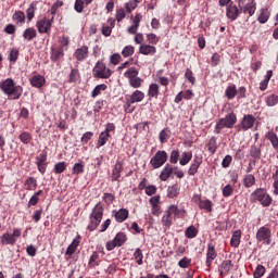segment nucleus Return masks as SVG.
Listing matches in <instances>:
<instances>
[{
    "mask_svg": "<svg viewBox=\"0 0 278 278\" xmlns=\"http://www.w3.org/2000/svg\"><path fill=\"white\" fill-rule=\"evenodd\" d=\"M243 186L245 188H253L255 186V176L253 174H248L243 178Z\"/></svg>",
    "mask_w": 278,
    "mask_h": 278,
    "instance_id": "28",
    "label": "nucleus"
},
{
    "mask_svg": "<svg viewBox=\"0 0 278 278\" xmlns=\"http://www.w3.org/2000/svg\"><path fill=\"white\" fill-rule=\"evenodd\" d=\"M169 138H170V131H168V129H163L159 135L161 144H164V142H168Z\"/></svg>",
    "mask_w": 278,
    "mask_h": 278,
    "instance_id": "38",
    "label": "nucleus"
},
{
    "mask_svg": "<svg viewBox=\"0 0 278 278\" xmlns=\"http://www.w3.org/2000/svg\"><path fill=\"white\" fill-rule=\"evenodd\" d=\"M131 88H140V86H142V78L140 77H135V78H130V80H128Z\"/></svg>",
    "mask_w": 278,
    "mask_h": 278,
    "instance_id": "52",
    "label": "nucleus"
},
{
    "mask_svg": "<svg viewBox=\"0 0 278 278\" xmlns=\"http://www.w3.org/2000/svg\"><path fill=\"white\" fill-rule=\"evenodd\" d=\"M125 8L127 12H131L132 10H136L138 8V1L136 0L129 1L125 4Z\"/></svg>",
    "mask_w": 278,
    "mask_h": 278,
    "instance_id": "60",
    "label": "nucleus"
},
{
    "mask_svg": "<svg viewBox=\"0 0 278 278\" xmlns=\"http://www.w3.org/2000/svg\"><path fill=\"white\" fill-rule=\"evenodd\" d=\"M52 25H53V20H49L47 17H43L36 23V27L39 34H48L49 31H51Z\"/></svg>",
    "mask_w": 278,
    "mask_h": 278,
    "instance_id": "7",
    "label": "nucleus"
},
{
    "mask_svg": "<svg viewBox=\"0 0 278 278\" xmlns=\"http://www.w3.org/2000/svg\"><path fill=\"white\" fill-rule=\"evenodd\" d=\"M167 213L172 216H181L184 214V211L179 210V207H177L176 205H170L167 210Z\"/></svg>",
    "mask_w": 278,
    "mask_h": 278,
    "instance_id": "42",
    "label": "nucleus"
},
{
    "mask_svg": "<svg viewBox=\"0 0 278 278\" xmlns=\"http://www.w3.org/2000/svg\"><path fill=\"white\" fill-rule=\"evenodd\" d=\"M140 21H142V15L137 13L132 20V25L128 27V34H137L138 28L140 27Z\"/></svg>",
    "mask_w": 278,
    "mask_h": 278,
    "instance_id": "18",
    "label": "nucleus"
},
{
    "mask_svg": "<svg viewBox=\"0 0 278 278\" xmlns=\"http://www.w3.org/2000/svg\"><path fill=\"white\" fill-rule=\"evenodd\" d=\"M256 240L269 245L273 242V240H270V228H266L264 226L258 228L256 232Z\"/></svg>",
    "mask_w": 278,
    "mask_h": 278,
    "instance_id": "6",
    "label": "nucleus"
},
{
    "mask_svg": "<svg viewBox=\"0 0 278 278\" xmlns=\"http://www.w3.org/2000/svg\"><path fill=\"white\" fill-rule=\"evenodd\" d=\"M197 233H199V231L194 226H189L185 231V236H187L188 238H197Z\"/></svg>",
    "mask_w": 278,
    "mask_h": 278,
    "instance_id": "43",
    "label": "nucleus"
},
{
    "mask_svg": "<svg viewBox=\"0 0 278 278\" xmlns=\"http://www.w3.org/2000/svg\"><path fill=\"white\" fill-rule=\"evenodd\" d=\"M37 33L34 28H26L23 33L24 40L31 41L34 38H36Z\"/></svg>",
    "mask_w": 278,
    "mask_h": 278,
    "instance_id": "30",
    "label": "nucleus"
},
{
    "mask_svg": "<svg viewBox=\"0 0 278 278\" xmlns=\"http://www.w3.org/2000/svg\"><path fill=\"white\" fill-rule=\"evenodd\" d=\"M170 164H177L179 162V150H173L169 157Z\"/></svg>",
    "mask_w": 278,
    "mask_h": 278,
    "instance_id": "53",
    "label": "nucleus"
},
{
    "mask_svg": "<svg viewBox=\"0 0 278 278\" xmlns=\"http://www.w3.org/2000/svg\"><path fill=\"white\" fill-rule=\"evenodd\" d=\"M20 140L23 144H29L31 142V135L27 131H24L20 135Z\"/></svg>",
    "mask_w": 278,
    "mask_h": 278,
    "instance_id": "47",
    "label": "nucleus"
},
{
    "mask_svg": "<svg viewBox=\"0 0 278 278\" xmlns=\"http://www.w3.org/2000/svg\"><path fill=\"white\" fill-rule=\"evenodd\" d=\"M178 266L180 267V268H188V266H190V258H188V257H184V258H181L179 262H178Z\"/></svg>",
    "mask_w": 278,
    "mask_h": 278,
    "instance_id": "63",
    "label": "nucleus"
},
{
    "mask_svg": "<svg viewBox=\"0 0 278 278\" xmlns=\"http://www.w3.org/2000/svg\"><path fill=\"white\" fill-rule=\"evenodd\" d=\"M124 75L128 78V80L134 79L138 77V70H136V67H130L128 71L125 72Z\"/></svg>",
    "mask_w": 278,
    "mask_h": 278,
    "instance_id": "45",
    "label": "nucleus"
},
{
    "mask_svg": "<svg viewBox=\"0 0 278 278\" xmlns=\"http://www.w3.org/2000/svg\"><path fill=\"white\" fill-rule=\"evenodd\" d=\"M13 21L17 23V25H23L25 23V13L23 11H17L13 14Z\"/></svg>",
    "mask_w": 278,
    "mask_h": 278,
    "instance_id": "37",
    "label": "nucleus"
},
{
    "mask_svg": "<svg viewBox=\"0 0 278 278\" xmlns=\"http://www.w3.org/2000/svg\"><path fill=\"white\" fill-rule=\"evenodd\" d=\"M74 58H76L78 62H84V60L88 58V46H81L80 48L76 49Z\"/></svg>",
    "mask_w": 278,
    "mask_h": 278,
    "instance_id": "14",
    "label": "nucleus"
},
{
    "mask_svg": "<svg viewBox=\"0 0 278 278\" xmlns=\"http://www.w3.org/2000/svg\"><path fill=\"white\" fill-rule=\"evenodd\" d=\"M157 49L155 48V46L142 43L139 47V53H141V55H155Z\"/></svg>",
    "mask_w": 278,
    "mask_h": 278,
    "instance_id": "13",
    "label": "nucleus"
},
{
    "mask_svg": "<svg viewBox=\"0 0 278 278\" xmlns=\"http://www.w3.org/2000/svg\"><path fill=\"white\" fill-rule=\"evenodd\" d=\"M148 96L150 99H157L160 97V86L157 84H151L148 89Z\"/></svg>",
    "mask_w": 278,
    "mask_h": 278,
    "instance_id": "22",
    "label": "nucleus"
},
{
    "mask_svg": "<svg viewBox=\"0 0 278 278\" xmlns=\"http://www.w3.org/2000/svg\"><path fill=\"white\" fill-rule=\"evenodd\" d=\"M77 79H79V71L77 70H72L71 74H70V81L72 84H75V81H77Z\"/></svg>",
    "mask_w": 278,
    "mask_h": 278,
    "instance_id": "61",
    "label": "nucleus"
},
{
    "mask_svg": "<svg viewBox=\"0 0 278 278\" xmlns=\"http://www.w3.org/2000/svg\"><path fill=\"white\" fill-rule=\"evenodd\" d=\"M74 10L78 12V14H81V12H84V0H76L74 4Z\"/></svg>",
    "mask_w": 278,
    "mask_h": 278,
    "instance_id": "59",
    "label": "nucleus"
},
{
    "mask_svg": "<svg viewBox=\"0 0 278 278\" xmlns=\"http://www.w3.org/2000/svg\"><path fill=\"white\" fill-rule=\"evenodd\" d=\"M84 173V164L81 163H75L73 167V174L74 175H81Z\"/></svg>",
    "mask_w": 278,
    "mask_h": 278,
    "instance_id": "56",
    "label": "nucleus"
},
{
    "mask_svg": "<svg viewBox=\"0 0 278 278\" xmlns=\"http://www.w3.org/2000/svg\"><path fill=\"white\" fill-rule=\"evenodd\" d=\"M134 51H135V48L132 46H126L122 50V55L123 58H131V55L134 54Z\"/></svg>",
    "mask_w": 278,
    "mask_h": 278,
    "instance_id": "46",
    "label": "nucleus"
},
{
    "mask_svg": "<svg viewBox=\"0 0 278 278\" xmlns=\"http://www.w3.org/2000/svg\"><path fill=\"white\" fill-rule=\"evenodd\" d=\"M268 18H270V13L268 12V9H262L258 16V23L264 25V23H268Z\"/></svg>",
    "mask_w": 278,
    "mask_h": 278,
    "instance_id": "31",
    "label": "nucleus"
},
{
    "mask_svg": "<svg viewBox=\"0 0 278 278\" xmlns=\"http://www.w3.org/2000/svg\"><path fill=\"white\" fill-rule=\"evenodd\" d=\"M28 21H31L36 14V3H30L29 8L26 11Z\"/></svg>",
    "mask_w": 278,
    "mask_h": 278,
    "instance_id": "44",
    "label": "nucleus"
},
{
    "mask_svg": "<svg viewBox=\"0 0 278 278\" xmlns=\"http://www.w3.org/2000/svg\"><path fill=\"white\" fill-rule=\"evenodd\" d=\"M238 123V117L235 113H228L225 117H222L217 121L214 129V134H220L225 128L233 129V125Z\"/></svg>",
    "mask_w": 278,
    "mask_h": 278,
    "instance_id": "2",
    "label": "nucleus"
},
{
    "mask_svg": "<svg viewBox=\"0 0 278 278\" xmlns=\"http://www.w3.org/2000/svg\"><path fill=\"white\" fill-rule=\"evenodd\" d=\"M45 77L42 75H36L30 78V84L34 88H42L45 86Z\"/></svg>",
    "mask_w": 278,
    "mask_h": 278,
    "instance_id": "21",
    "label": "nucleus"
},
{
    "mask_svg": "<svg viewBox=\"0 0 278 278\" xmlns=\"http://www.w3.org/2000/svg\"><path fill=\"white\" fill-rule=\"evenodd\" d=\"M231 162H233V157H231V155H226L222 161L223 168H229Z\"/></svg>",
    "mask_w": 278,
    "mask_h": 278,
    "instance_id": "55",
    "label": "nucleus"
},
{
    "mask_svg": "<svg viewBox=\"0 0 278 278\" xmlns=\"http://www.w3.org/2000/svg\"><path fill=\"white\" fill-rule=\"evenodd\" d=\"M240 8L243 9L244 14L249 13V16H253L255 14V0H239Z\"/></svg>",
    "mask_w": 278,
    "mask_h": 278,
    "instance_id": "8",
    "label": "nucleus"
},
{
    "mask_svg": "<svg viewBox=\"0 0 278 278\" xmlns=\"http://www.w3.org/2000/svg\"><path fill=\"white\" fill-rule=\"evenodd\" d=\"M144 99V92L136 90L130 96V103H140Z\"/></svg>",
    "mask_w": 278,
    "mask_h": 278,
    "instance_id": "25",
    "label": "nucleus"
},
{
    "mask_svg": "<svg viewBox=\"0 0 278 278\" xmlns=\"http://www.w3.org/2000/svg\"><path fill=\"white\" fill-rule=\"evenodd\" d=\"M216 249L214 248V243H208L207 244V252H206V261H205V266L210 268L212 266V262L216 260L217 257Z\"/></svg>",
    "mask_w": 278,
    "mask_h": 278,
    "instance_id": "9",
    "label": "nucleus"
},
{
    "mask_svg": "<svg viewBox=\"0 0 278 278\" xmlns=\"http://www.w3.org/2000/svg\"><path fill=\"white\" fill-rule=\"evenodd\" d=\"M194 202L199 204L200 210H205L206 212H212V201L201 200V197L197 195Z\"/></svg>",
    "mask_w": 278,
    "mask_h": 278,
    "instance_id": "15",
    "label": "nucleus"
},
{
    "mask_svg": "<svg viewBox=\"0 0 278 278\" xmlns=\"http://www.w3.org/2000/svg\"><path fill=\"white\" fill-rule=\"evenodd\" d=\"M64 170H66V163L59 162L54 165V173H56V175L64 173Z\"/></svg>",
    "mask_w": 278,
    "mask_h": 278,
    "instance_id": "48",
    "label": "nucleus"
},
{
    "mask_svg": "<svg viewBox=\"0 0 278 278\" xmlns=\"http://www.w3.org/2000/svg\"><path fill=\"white\" fill-rule=\"evenodd\" d=\"M0 89L4 94H8L9 99L12 100L21 99V96L23 94V87L14 85V80L12 78H7L1 81Z\"/></svg>",
    "mask_w": 278,
    "mask_h": 278,
    "instance_id": "1",
    "label": "nucleus"
},
{
    "mask_svg": "<svg viewBox=\"0 0 278 278\" xmlns=\"http://www.w3.org/2000/svg\"><path fill=\"white\" fill-rule=\"evenodd\" d=\"M18 60V49L12 48L9 53V62H16Z\"/></svg>",
    "mask_w": 278,
    "mask_h": 278,
    "instance_id": "49",
    "label": "nucleus"
},
{
    "mask_svg": "<svg viewBox=\"0 0 278 278\" xmlns=\"http://www.w3.org/2000/svg\"><path fill=\"white\" fill-rule=\"evenodd\" d=\"M110 62H111V64H114V66H116V64H118L121 62V54L114 53L113 55H111Z\"/></svg>",
    "mask_w": 278,
    "mask_h": 278,
    "instance_id": "64",
    "label": "nucleus"
},
{
    "mask_svg": "<svg viewBox=\"0 0 278 278\" xmlns=\"http://www.w3.org/2000/svg\"><path fill=\"white\" fill-rule=\"evenodd\" d=\"M238 14H239L238 7L236 5L228 7L226 12L227 18H229L230 21H236V18H238Z\"/></svg>",
    "mask_w": 278,
    "mask_h": 278,
    "instance_id": "23",
    "label": "nucleus"
},
{
    "mask_svg": "<svg viewBox=\"0 0 278 278\" xmlns=\"http://www.w3.org/2000/svg\"><path fill=\"white\" fill-rule=\"evenodd\" d=\"M201 164H203V159H201L199 156H194V159L188 169V175H190L191 177H194V175H197V173H199V167L201 166Z\"/></svg>",
    "mask_w": 278,
    "mask_h": 278,
    "instance_id": "12",
    "label": "nucleus"
},
{
    "mask_svg": "<svg viewBox=\"0 0 278 278\" xmlns=\"http://www.w3.org/2000/svg\"><path fill=\"white\" fill-rule=\"evenodd\" d=\"M36 164L38 166L39 173L45 175V173H47V152H42L36 157Z\"/></svg>",
    "mask_w": 278,
    "mask_h": 278,
    "instance_id": "10",
    "label": "nucleus"
},
{
    "mask_svg": "<svg viewBox=\"0 0 278 278\" xmlns=\"http://www.w3.org/2000/svg\"><path fill=\"white\" fill-rule=\"evenodd\" d=\"M108 140H110V134L102 131L98 138L97 149H101V147L105 146Z\"/></svg>",
    "mask_w": 278,
    "mask_h": 278,
    "instance_id": "27",
    "label": "nucleus"
},
{
    "mask_svg": "<svg viewBox=\"0 0 278 278\" xmlns=\"http://www.w3.org/2000/svg\"><path fill=\"white\" fill-rule=\"evenodd\" d=\"M233 268V264L231 263L230 260L224 261L220 266H219V273L222 277H227L229 275V270Z\"/></svg>",
    "mask_w": 278,
    "mask_h": 278,
    "instance_id": "16",
    "label": "nucleus"
},
{
    "mask_svg": "<svg viewBox=\"0 0 278 278\" xmlns=\"http://www.w3.org/2000/svg\"><path fill=\"white\" fill-rule=\"evenodd\" d=\"M101 220H103V206L97 204L90 214V223L88 225L89 231H94L101 224Z\"/></svg>",
    "mask_w": 278,
    "mask_h": 278,
    "instance_id": "3",
    "label": "nucleus"
},
{
    "mask_svg": "<svg viewBox=\"0 0 278 278\" xmlns=\"http://www.w3.org/2000/svg\"><path fill=\"white\" fill-rule=\"evenodd\" d=\"M265 102H266V105H268V108H273V106L277 105V103H278V97H277V94H270V96H268V97L266 98Z\"/></svg>",
    "mask_w": 278,
    "mask_h": 278,
    "instance_id": "39",
    "label": "nucleus"
},
{
    "mask_svg": "<svg viewBox=\"0 0 278 278\" xmlns=\"http://www.w3.org/2000/svg\"><path fill=\"white\" fill-rule=\"evenodd\" d=\"M185 77L186 79H188V81L190 84H194L197 81V79L194 78V76L192 75V72L190 71V68H187L185 72Z\"/></svg>",
    "mask_w": 278,
    "mask_h": 278,
    "instance_id": "62",
    "label": "nucleus"
},
{
    "mask_svg": "<svg viewBox=\"0 0 278 278\" xmlns=\"http://www.w3.org/2000/svg\"><path fill=\"white\" fill-rule=\"evenodd\" d=\"M191 160H192V152L190 151L182 152L181 157L179 160V164L180 166H186L187 164L190 163Z\"/></svg>",
    "mask_w": 278,
    "mask_h": 278,
    "instance_id": "29",
    "label": "nucleus"
},
{
    "mask_svg": "<svg viewBox=\"0 0 278 278\" xmlns=\"http://www.w3.org/2000/svg\"><path fill=\"white\" fill-rule=\"evenodd\" d=\"M168 161V154L164 150H159L154 156L150 160V164L153 168H162L165 162Z\"/></svg>",
    "mask_w": 278,
    "mask_h": 278,
    "instance_id": "4",
    "label": "nucleus"
},
{
    "mask_svg": "<svg viewBox=\"0 0 278 278\" xmlns=\"http://www.w3.org/2000/svg\"><path fill=\"white\" fill-rule=\"evenodd\" d=\"M108 90V85L105 84H101V85H97L94 87V89L92 90L91 97L94 99L96 97H99V94H101V92Z\"/></svg>",
    "mask_w": 278,
    "mask_h": 278,
    "instance_id": "34",
    "label": "nucleus"
},
{
    "mask_svg": "<svg viewBox=\"0 0 278 278\" xmlns=\"http://www.w3.org/2000/svg\"><path fill=\"white\" fill-rule=\"evenodd\" d=\"M253 125H255V117L251 114L244 115L241 121V129H243V131H249Z\"/></svg>",
    "mask_w": 278,
    "mask_h": 278,
    "instance_id": "11",
    "label": "nucleus"
},
{
    "mask_svg": "<svg viewBox=\"0 0 278 278\" xmlns=\"http://www.w3.org/2000/svg\"><path fill=\"white\" fill-rule=\"evenodd\" d=\"M172 173H175V168L167 163L160 174L161 181H167Z\"/></svg>",
    "mask_w": 278,
    "mask_h": 278,
    "instance_id": "17",
    "label": "nucleus"
},
{
    "mask_svg": "<svg viewBox=\"0 0 278 278\" xmlns=\"http://www.w3.org/2000/svg\"><path fill=\"white\" fill-rule=\"evenodd\" d=\"M266 138H267V140L270 141V143L274 147V149H278V137H277V134H275L273 131H268L266 134Z\"/></svg>",
    "mask_w": 278,
    "mask_h": 278,
    "instance_id": "32",
    "label": "nucleus"
},
{
    "mask_svg": "<svg viewBox=\"0 0 278 278\" xmlns=\"http://www.w3.org/2000/svg\"><path fill=\"white\" fill-rule=\"evenodd\" d=\"M173 215H169V213L167 212L163 217H162V224L165 227H170V225H173Z\"/></svg>",
    "mask_w": 278,
    "mask_h": 278,
    "instance_id": "51",
    "label": "nucleus"
},
{
    "mask_svg": "<svg viewBox=\"0 0 278 278\" xmlns=\"http://www.w3.org/2000/svg\"><path fill=\"white\" fill-rule=\"evenodd\" d=\"M93 77L109 79V77H112V70L108 68L103 63L98 62L93 67Z\"/></svg>",
    "mask_w": 278,
    "mask_h": 278,
    "instance_id": "5",
    "label": "nucleus"
},
{
    "mask_svg": "<svg viewBox=\"0 0 278 278\" xmlns=\"http://www.w3.org/2000/svg\"><path fill=\"white\" fill-rule=\"evenodd\" d=\"M260 203L264 207H268V205H270V203H273V199L270 198V195L265 193L264 197L262 198V200L260 201Z\"/></svg>",
    "mask_w": 278,
    "mask_h": 278,
    "instance_id": "57",
    "label": "nucleus"
},
{
    "mask_svg": "<svg viewBox=\"0 0 278 278\" xmlns=\"http://www.w3.org/2000/svg\"><path fill=\"white\" fill-rule=\"evenodd\" d=\"M129 218V211L126 208H121L115 213V219L117 223H125Z\"/></svg>",
    "mask_w": 278,
    "mask_h": 278,
    "instance_id": "19",
    "label": "nucleus"
},
{
    "mask_svg": "<svg viewBox=\"0 0 278 278\" xmlns=\"http://www.w3.org/2000/svg\"><path fill=\"white\" fill-rule=\"evenodd\" d=\"M241 236H242V231H240V230H236L232 233V237L230 239L231 247H235V249H238V247H240V238H241Z\"/></svg>",
    "mask_w": 278,
    "mask_h": 278,
    "instance_id": "24",
    "label": "nucleus"
},
{
    "mask_svg": "<svg viewBox=\"0 0 278 278\" xmlns=\"http://www.w3.org/2000/svg\"><path fill=\"white\" fill-rule=\"evenodd\" d=\"M134 257L135 260H137L138 266H142V260H143L142 250L137 249L134 253Z\"/></svg>",
    "mask_w": 278,
    "mask_h": 278,
    "instance_id": "54",
    "label": "nucleus"
},
{
    "mask_svg": "<svg viewBox=\"0 0 278 278\" xmlns=\"http://www.w3.org/2000/svg\"><path fill=\"white\" fill-rule=\"evenodd\" d=\"M113 241H115V244H117V247H123V243L127 242V235H125V232H118Z\"/></svg>",
    "mask_w": 278,
    "mask_h": 278,
    "instance_id": "33",
    "label": "nucleus"
},
{
    "mask_svg": "<svg viewBox=\"0 0 278 278\" xmlns=\"http://www.w3.org/2000/svg\"><path fill=\"white\" fill-rule=\"evenodd\" d=\"M250 155L254 160H260V157H262V149L257 146H252L250 149Z\"/></svg>",
    "mask_w": 278,
    "mask_h": 278,
    "instance_id": "36",
    "label": "nucleus"
},
{
    "mask_svg": "<svg viewBox=\"0 0 278 278\" xmlns=\"http://www.w3.org/2000/svg\"><path fill=\"white\" fill-rule=\"evenodd\" d=\"M1 242L2 244H16V239L10 233H4L1 236Z\"/></svg>",
    "mask_w": 278,
    "mask_h": 278,
    "instance_id": "35",
    "label": "nucleus"
},
{
    "mask_svg": "<svg viewBox=\"0 0 278 278\" xmlns=\"http://www.w3.org/2000/svg\"><path fill=\"white\" fill-rule=\"evenodd\" d=\"M109 23H111V26L102 27V34L103 36H106V37L112 35V27H114V20H109Z\"/></svg>",
    "mask_w": 278,
    "mask_h": 278,
    "instance_id": "50",
    "label": "nucleus"
},
{
    "mask_svg": "<svg viewBox=\"0 0 278 278\" xmlns=\"http://www.w3.org/2000/svg\"><path fill=\"white\" fill-rule=\"evenodd\" d=\"M263 275H266V267H264L263 265H257L253 273V277L262 278Z\"/></svg>",
    "mask_w": 278,
    "mask_h": 278,
    "instance_id": "40",
    "label": "nucleus"
},
{
    "mask_svg": "<svg viewBox=\"0 0 278 278\" xmlns=\"http://www.w3.org/2000/svg\"><path fill=\"white\" fill-rule=\"evenodd\" d=\"M233 194V187L231 185H226L223 188V197H231Z\"/></svg>",
    "mask_w": 278,
    "mask_h": 278,
    "instance_id": "58",
    "label": "nucleus"
},
{
    "mask_svg": "<svg viewBox=\"0 0 278 278\" xmlns=\"http://www.w3.org/2000/svg\"><path fill=\"white\" fill-rule=\"evenodd\" d=\"M237 94H238V89H236V86L227 87L226 89L227 99H235Z\"/></svg>",
    "mask_w": 278,
    "mask_h": 278,
    "instance_id": "41",
    "label": "nucleus"
},
{
    "mask_svg": "<svg viewBox=\"0 0 278 278\" xmlns=\"http://www.w3.org/2000/svg\"><path fill=\"white\" fill-rule=\"evenodd\" d=\"M123 170V163L122 162H117L113 168V173H112V181H118V179H121V173Z\"/></svg>",
    "mask_w": 278,
    "mask_h": 278,
    "instance_id": "20",
    "label": "nucleus"
},
{
    "mask_svg": "<svg viewBox=\"0 0 278 278\" xmlns=\"http://www.w3.org/2000/svg\"><path fill=\"white\" fill-rule=\"evenodd\" d=\"M266 191L264 189H256L254 192L251 193V201H258L261 202L264 199Z\"/></svg>",
    "mask_w": 278,
    "mask_h": 278,
    "instance_id": "26",
    "label": "nucleus"
}]
</instances>
